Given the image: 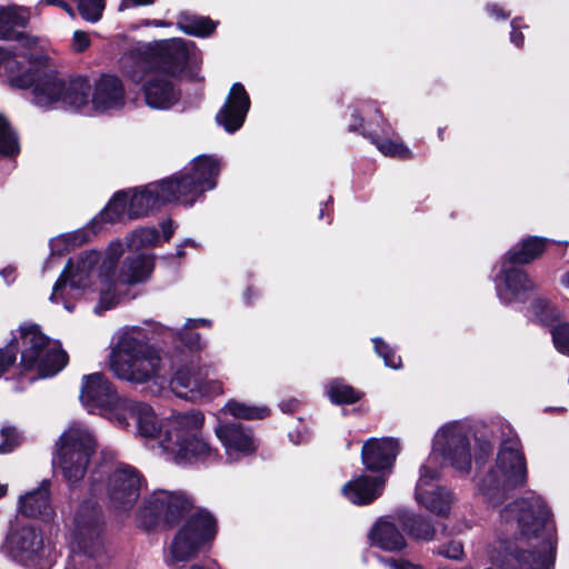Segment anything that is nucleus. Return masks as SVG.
Returning <instances> with one entry per match:
<instances>
[{
  "mask_svg": "<svg viewBox=\"0 0 569 569\" xmlns=\"http://www.w3.org/2000/svg\"><path fill=\"white\" fill-rule=\"evenodd\" d=\"M160 227H161L163 239L166 241H169L171 239V237L173 236V232H174V227H173L172 221L170 219L163 220L161 222Z\"/></svg>",
  "mask_w": 569,
  "mask_h": 569,
  "instance_id": "nucleus-53",
  "label": "nucleus"
},
{
  "mask_svg": "<svg viewBox=\"0 0 569 569\" xmlns=\"http://www.w3.org/2000/svg\"><path fill=\"white\" fill-rule=\"evenodd\" d=\"M249 109V96L244 87L237 82L231 87L224 104L216 116V120L227 132L233 133L243 124Z\"/></svg>",
  "mask_w": 569,
  "mask_h": 569,
  "instance_id": "nucleus-20",
  "label": "nucleus"
},
{
  "mask_svg": "<svg viewBox=\"0 0 569 569\" xmlns=\"http://www.w3.org/2000/svg\"><path fill=\"white\" fill-rule=\"evenodd\" d=\"M141 91L146 104L154 110H169L178 103L180 91L167 77L158 73L147 74Z\"/></svg>",
  "mask_w": 569,
  "mask_h": 569,
  "instance_id": "nucleus-21",
  "label": "nucleus"
},
{
  "mask_svg": "<svg viewBox=\"0 0 569 569\" xmlns=\"http://www.w3.org/2000/svg\"><path fill=\"white\" fill-rule=\"evenodd\" d=\"M189 508L188 499L176 492L156 490L147 497L137 513V522L149 530L160 523L176 522Z\"/></svg>",
  "mask_w": 569,
  "mask_h": 569,
  "instance_id": "nucleus-14",
  "label": "nucleus"
},
{
  "mask_svg": "<svg viewBox=\"0 0 569 569\" xmlns=\"http://www.w3.org/2000/svg\"><path fill=\"white\" fill-rule=\"evenodd\" d=\"M102 529L101 511L93 501H84L73 517V545L71 560L66 569H76L81 563L82 553L93 557L99 548V537Z\"/></svg>",
  "mask_w": 569,
  "mask_h": 569,
  "instance_id": "nucleus-12",
  "label": "nucleus"
},
{
  "mask_svg": "<svg viewBox=\"0 0 569 569\" xmlns=\"http://www.w3.org/2000/svg\"><path fill=\"white\" fill-rule=\"evenodd\" d=\"M399 452L398 442L392 438L370 439L361 450L362 463L373 472L390 470Z\"/></svg>",
  "mask_w": 569,
  "mask_h": 569,
  "instance_id": "nucleus-23",
  "label": "nucleus"
},
{
  "mask_svg": "<svg viewBox=\"0 0 569 569\" xmlns=\"http://www.w3.org/2000/svg\"><path fill=\"white\" fill-rule=\"evenodd\" d=\"M512 31L510 34L511 42L517 46L521 47L523 43V34L521 32H518L517 29L519 28L518 19H513L511 21Z\"/></svg>",
  "mask_w": 569,
  "mask_h": 569,
  "instance_id": "nucleus-51",
  "label": "nucleus"
},
{
  "mask_svg": "<svg viewBox=\"0 0 569 569\" xmlns=\"http://www.w3.org/2000/svg\"><path fill=\"white\" fill-rule=\"evenodd\" d=\"M399 520L408 535L413 539L425 541L433 539L435 528L428 519L406 512L399 518Z\"/></svg>",
  "mask_w": 569,
  "mask_h": 569,
  "instance_id": "nucleus-33",
  "label": "nucleus"
},
{
  "mask_svg": "<svg viewBox=\"0 0 569 569\" xmlns=\"http://www.w3.org/2000/svg\"><path fill=\"white\" fill-rule=\"evenodd\" d=\"M1 437L3 442L0 445V453L10 452L19 445L20 437L16 428L4 426L1 428Z\"/></svg>",
  "mask_w": 569,
  "mask_h": 569,
  "instance_id": "nucleus-45",
  "label": "nucleus"
},
{
  "mask_svg": "<svg viewBox=\"0 0 569 569\" xmlns=\"http://www.w3.org/2000/svg\"><path fill=\"white\" fill-rule=\"evenodd\" d=\"M372 143L378 148V150L387 156L399 159H409L412 157V153L408 147H406L402 142L393 141L390 139H379L373 138Z\"/></svg>",
  "mask_w": 569,
  "mask_h": 569,
  "instance_id": "nucleus-40",
  "label": "nucleus"
},
{
  "mask_svg": "<svg viewBox=\"0 0 569 569\" xmlns=\"http://www.w3.org/2000/svg\"><path fill=\"white\" fill-rule=\"evenodd\" d=\"M217 535L214 517L204 510L192 513L174 533L167 551L166 563L177 567L207 551Z\"/></svg>",
  "mask_w": 569,
  "mask_h": 569,
  "instance_id": "nucleus-9",
  "label": "nucleus"
},
{
  "mask_svg": "<svg viewBox=\"0 0 569 569\" xmlns=\"http://www.w3.org/2000/svg\"><path fill=\"white\" fill-rule=\"evenodd\" d=\"M72 46L78 52L86 50L90 46L89 36L83 31H76L73 34Z\"/></svg>",
  "mask_w": 569,
  "mask_h": 569,
  "instance_id": "nucleus-49",
  "label": "nucleus"
},
{
  "mask_svg": "<svg viewBox=\"0 0 569 569\" xmlns=\"http://www.w3.org/2000/svg\"><path fill=\"white\" fill-rule=\"evenodd\" d=\"M327 396L330 401L337 405H350L361 398V393L341 380H332L327 386Z\"/></svg>",
  "mask_w": 569,
  "mask_h": 569,
  "instance_id": "nucleus-35",
  "label": "nucleus"
},
{
  "mask_svg": "<svg viewBox=\"0 0 569 569\" xmlns=\"http://www.w3.org/2000/svg\"><path fill=\"white\" fill-rule=\"evenodd\" d=\"M194 338H196V341H191V342L189 343V346H190L191 348H193V347H194V348H198V347H199V346H198L199 336H198V335H196V336H194Z\"/></svg>",
  "mask_w": 569,
  "mask_h": 569,
  "instance_id": "nucleus-64",
  "label": "nucleus"
},
{
  "mask_svg": "<svg viewBox=\"0 0 569 569\" xmlns=\"http://www.w3.org/2000/svg\"><path fill=\"white\" fill-rule=\"evenodd\" d=\"M480 450L485 455H489L492 451V443L490 441H486L480 446Z\"/></svg>",
  "mask_w": 569,
  "mask_h": 569,
  "instance_id": "nucleus-60",
  "label": "nucleus"
},
{
  "mask_svg": "<svg viewBox=\"0 0 569 569\" xmlns=\"http://www.w3.org/2000/svg\"><path fill=\"white\" fill-rule=\"evenodd\" d=\"M214 433L222 443L230 461H239L252 455L257 449V441L252 431L241 423H219Z\"/></svg>",
  "mask_w": 569,
  "mask_h": 569,
  "instance_id": "nucleus-19",
  "label": "nucleus"
},
{
  "mask_svg": "<svg viewBox=\"0 0 569 569\" xmlns=\"http://www.w3.org/2000/svg\"><path fill=\"white\" fill-rule=\"evenodd\" d=\"M18 347L13 341L0 349V375L6 372V370L14 363Z\"/></svg>",
  "mask_w": 569,
  "mask_h": 569,
  "instance_id": "nucleus-47",
  "label": "nucleus"
},
{
  "mask_svg": "<svg viewBox=\"0 0 569 569\" xmlns=\"http://www.w3.org/2000/svg\"><path fill=\"white\" fill-rule=\"evenodd\" d=\"M388 566H390L392 569H423L422 567L418 566V565H415V563H411V562H408V561H403V560H400V561H387L386 562Z\"/></svg>",
  "mask_w": 569,
  "mask_h": 569,
  "instance_id": "nucleus-54",
  "label": "nucleus"
},
{
  "mask_svg": "<svg viewBox=\"0 0 569 569\" xmlns=\"http://www.w3.org/2000/svg\"><path fill=\"white\" fill-rule=\"evenodd\" d=\"M94 112L120 110L126 104V90L122 81L113 74H102L92 87Z\"/></svg>",
  "mask_w": 569,
  "mask_h": 569,
  "instance_id": "nucleus-22",
  "label": "nucleus"
},
{
  "mask_svg": "<svg viewBox=\"0 0 569 569\" xmlns=\"http://www.w3.org/2000/svg\"><path fill=\"white\" fill-rule=\"evenodd\" d=\"M94 451L93 435L84 425L77 422L61 435L53 465L69 482H77L83 478Z\"/></svg>",
  "mask_w": 569,
  "mask_h": 569,
  "instance_id": "nucleus-10",
  "label": "nucleus"
},
{
  "mask_svg": "<svg viewBox=\"0 0 569 569\" xmlns=\"http://www.w3.org/2000/svg\"><path fill=\"white\" fill-rule=\"evenodd\" d=\"M19 509L27 517H49L52 512L49 481L43 480L39 488L22 496L19 500Z\"/></svg>",
  "mask_w": 569,
  "mask_h": 569,
  "instance_id": "nucleus-29",
  "label": "nucleus"
},
{
  "mask_svg": "<svg viewBox=\"0 0 569 569\" xmlns=\"http://www.w3.org/2000/svg\"><path fill=\"white\" fill-rule=\"evenodd\" d=\"M143 485L140 472L128 465L118 466L108 477L106 490L110 507L118 512L129 511L137 502Z\"/></svg>",
  "mask_w": 569,
  "mask_h": 569,
  "instance_id": "nucleus-15",
  "label": "nucleus"
},
{
  "mask_svg": "<svg viewBox=\"0 0 569 569\" xmlns=\"http://www.w3.org/2000/svg\"><path fill=\"white\" fill-rule=\"evenodd\" d=\"M61 108L82 114H93L92 84L86 77H76L66 81Z\"/></svg>",
  "mask_w": 569,
  "mask_h": 569,
  "instance_id": "nucleus-25",
  "label": "nucleus"
},
{
  "mask_svg": "<svg viewBox=\"0 0 569 569\" xmlns=\"http://www.w3.org/2000/svg\"><path fill=\"white\" fill-rule=\"evenodd\" d=\"M372 545L386 550L398 551L406 547L405 537L395 523L388 520H379L369 533Z\"/></svg>",
  "mask_w": 569,
  "mask_h": 569,
  "instance_id": "nucleus-30",
  "label": "nucleus"
},
{
  "mask_svg": "<svg viewBox=\"0 0 569 569\" xmlns=\"http://www.w3.org/2000/svg\"><path fill=\"white\" fill-rule=\"evenodd\" d=\"M109 369L120 380L142 385L167 379V361L139 327L126 329L110 353Z\"/></svg>",
  "mask_w": 569,
  "mask_h": 569,
  "instance_id": "nucleus-5",
  "label": "nucleus"
},
{
  "mask_svg": "<svg viewBox=\"0 0 569 569\" xmlns=\"http://www.w3.org/2000/svg\"><path fill=\"white\" fill-rule=\"evenodd\" d=\"M527 482V462L516 435L500 443L496 463L476 480L478 495L491 506H498L506 496Z\"/></svg>",
  "mask_w": 569,
  "mask_h": 569,
  "instance_id": "nucleus-6",
  "label": "nucleus"
},
{
  "mask_svg": "<svg viewBox=\"0 0 569 569\" xmlns=\"http://www.w3.org/2000/svg\"><path fill=\"white\" fill-rule=\"evenodd\" d=\"M183 569H222L219 565H214L212 567H206L200 563H194L188 567H184Z\"/></svg>",
  "mask_w": 569,
  "mask_h": 569,
  "instance_id": "nucleus-58",
  "label": "nucleus"
},
{
  "mask_svg": "<svg viewBox=\"0 0 569 569\" xmlns=\"http://www.w3.org/2000/svg\"><path fill=\"white\" fill-rule=\"evenodd\" d=\"M66 79L48 64L47 58L32 62V74L22 76L14 80L17 87H32L33 102L41 108H58L61 106Z\"/></svg>",
  "mask_w": 569,
  "mask_h": 569,
  "instance_id": "nucleus-13",
  "label": "nucleus"
},
{
  "mask_svg": "<svg viewBox=\"0 0 569 569\" xmlns=\"http://www.w3.org/2000/svg\"><path fill=\"white\" fill-rule=\"evenodd\" d=\"M551 335L555 347L562 353H569V323L557 326Z\"/></svg>",
  "mask_w": 569,
  "mask_h": 569,
  "instance_id": "nucleus-44",
  "label": "nucleus"
},
{
  "mask_svg": "<svg viewBox=\"0 0 569 569\" xmlns=\"http://www.w3.org/2000/svg\"><path fill=\"white\" fill-rule=\"evenodd\" d=\"M153 270V256L138 254L128 258L120 270L118 281L126 284H136L146 281Z\"/></svg>",
  "mask_w": 569,
  "mask_h": 569,
  "instance_id": "nucleus-31",
  "label": "nucleus"
},
{
  "mask_svg": "<svg viewBox=\"0 0 569 569\" xmlns=\"http://www.w3.org/2000/svg\"><path fill=\"white\" fill-rule=\"evenodd\" d=\"M486 10L490 14V17L497 20H505L509 18V13L505 12L498 4H487Z\"/></svg>",
  "mask_w": 569,
  "mask_h": 569,
  "instance_id": "nucleus-50",
  "label": "nucleus"
},
{
  "mask_svg": "<svg viewBox=\"0 0 569 569\" xmlns=\"http://www.w3.org/2000/svg\"><path fill=\"white\" fill-rule=\"evenodd\" d=\"M82 405L99 412L118 427L136 419L140 436L152 440L151 448L179 465L213 462L219 458L204 435V415L200 410L172 412L158 421L153 409L118 396L111 382L99 372L84 376L80 392Z\"/></svg>",
  "mask_w": 569,
  "mask_h": 569,
  "instance_id": "nucleus-1",
  "label": "nucleus"
},
{
  "mask_svg": "<svg viewBox=\"0 0 569 569\" xmlns=\"http://www.w3.org/2000/svg\"><path fill=\"white\" fill-rule=\"evenodd\" d=\"M77 3L80 16L89 21L97 22L102 17L104 9L103 0H73Z\"/></svg>",
  "mask_w": 569,
  "mask_h": 569,
  "instance_id": "nucleus-41",
  "label": "nucleus"
},
{
  "mask_svg": "<svg viewBox=\"0 0 569 569\" xmlns=\"http://www.w3.org/2000/svg\"><path fill=\"white\" fill-rule=\"evenodd\" d=\"M547 241L545 238L529 237L512 247L502 260L513 266L529 263L542 254Z\"/></svg>",
  "mask_w": 569,
  "mask_h": 569,
  "instance_id": "nucleus-32",
  "label": "nucleus"
},
{
  "mask_svg": "<svg viewBox=\"0 0 569 569\" xmlns=\"http://www.w3.org/2000/svg\"><path fill=\"white\" fill-rule=\"evenodd\" d=\"M20 151L18 137L8 120L0 114V154L13 157Z\"/></svg>",
  "mask_w": 569,
  "mask_h": 569,
  "instance_id": "nucleus-38",
  "label": "nucleus"
},
{
  "mask_svg": "<svg viewBox=\"0 0 569 569\" xmlns=\"http://www.w3.org/2000/svg\"><path fill=\"white\" fill-rule=\"evenodd\" d=\"M439 476L440 471L438 469L420 467V476L416 487V500L429 511L438 516H447L455 498L448 489L432 486V482L438 480Z\"/></svg>",
  "mask_w": 569,
  "mask_h": 569,
  "instance_id": "nucleus-17",
  "label": "nucleus"
},
{
  "mask_svg": "<svg viewBox=\"0 0 569 569\" xmlns=\"http://www.w3.org/2000/svg\"><path fill=\"white\" fill-rule=\"evenodd\" d=\"M560 282H561V284H562L565 288L569 289V271L565 272V273L561 276V278H560Z\"/></svg>",
  "mask_w": 569,
  "mask_h": 569,
  "instance_id": "nucleus-61",
  "label": "nucleus"
},
{
  "mask_svg": "<svg viewBox=\"0 0 569 569\" xmlns=\"http://www.w3.org/2000/svg\"><path fill=\"white\" fill-rule=\"evenodd\" d=\"M9 552L20 559H31L44 553V545L39 532L30 526H11L6 539Z\"/></svg>",
  "mask_w": 569,
  "mask_h": 569,
  "instance_id": "nucleus-24",
  "label": "nucleus"
},
{
  "mask_svg": "<svg viewBox=\"0 0 569 569\" xmlns=\"http://www.w3.org/2000/svg\"><path fill=\"white\" fill-rule=\"evenodd\" d=\"M353 117H355V121L349 124V129L351 131L357 130L362 124V120L357 114H353Z\"/></svg>",
  "mask_w": 569,
  "mask_h": 569,
  "instance_id": "nucleus-59",
  "label": "nucleus"
},
{
  "mask_svg": "<svg viewBox=\"0 0 569 569\" xmlns=\"http://www.w3.org/2000/svg\"><path fill=\"white\" fill-rule=\"evenodd\" d=\"M146 24H152L154 27H162V26H168L169 23H166L161 20H153L151 22L147 21Z\"/></svg>",
  "mask_w": 569,
  "mask_h": 569,
  "instance_id": "nucleus-62",
  "label": "nucleus"
},
{
  "mask_svg": "<svg viewBox=\"0 0 569 569\" xmlns=\"http://www.w3.org/2000/svg\"><path fill=\"white\" fill-rule=\"evenodd\" d=\"M199 326H211V321L209 319L199 318V319H188L186 322V329H192Z\"/></svg>",
  "mask_w": 569,
  "mask_h": 569,
  "instance_id": "nucleus-55",
  "label": "nucleus"
},
{
  "mask_svg": "<svg viewBox=\"0 0 569 569\" xmlns=\"http://www.w3.org/2000/svg\"><path fill=\"white\" fill-rule=\"evenodd\" d=\"M375 350L381 357L387 367L399 369L401 367V358L380 338L373 339Z\"/></svg>",
  "mask_w": 569,
  "mask_h": 569,
  "instance_id": "nucleus-43",
  "label": "nucleus"
},
{
  "mask_svg": "<svg viewBox=\"0 0 569 569\" xmlns=\"http://www.w3.org/2000/svg\"><path fill=\"white\" fill-rule=\"evenodd\" d=\"M495 286L499 300L505 305L522 300L525 293L535 288L522 269L505 260L501 261L500 270L495 277Z\"/></svg>",
  "mask_w": 569,
  "mask_h": 569,
  "instance_id": "nucleus-18",
  "label": "nucleus"
},
{
  "mask_svg": "<svg viewBox=\"0 0 569 569\" xmlns=\"http://www.w3.org/2000/svg\"><path fill=\"white\" fill-rule=\"evenodd\" d=\"M153 2H154V0H122V2L120 3L119 9L120 10H124L130 4H132V6H148V4H152Z\"/></svg>",
  "mask_w": 569,
  "mask_h": 569,
  "instance_id": "nucleus-56",
  "label": "nucleus"
},
{
  "mask_svg": "<svg viewBox=\"0 0 569 569\" xmlns=\"http://www.w3.org/2000/svg\"><path fill=\"white\" fill-rule=\"evenodd\" d=\"M219 161L211 156H199L190 166L167 179L114 193L98 220L120 222L124 218L139 219L170 202L192 206L206 191L217 186Z\"/></svg>",
  "mask_w": 569,
  "mask_h": 569,
  "instance_id": "nucleus-2",
  "label": "nucleus"
},
{
  "mask_svg": "<svg viewBox=\"0 0 569 569\" xmlns=\"http://www.w3.org/2000/svg\"><path fill=\"white\" fill-rule=\"evenodd\" d=\"M21 339V366L33 373L28 377L29 382L54 376L67 365L68 356L59 342L50 340L37 326L23 328Z\"/></svg>",
  "mask_w": 569,
  "mask_h": 569,
  "instance_id": "nucleus-8",
  "label": "nucleus"
},
{
  "mask_svg": "<svg viewBox=\"0 0 569 569\" xmlns=\"http://www.w3.org/2000/svg\"><path fill=\"white\" fill-rule=\"evenodd\" d=\"M29 21V11L26 8L8 6L0 8V39H16L22 47L33 49L37 40L22 32L16 31L23 28Z\"/></svg>",
  "mask_w": 569,
  "mask_h": 569,
  "instance_id": "nucleus-26",
  "label": "nucleus"
},
{
  "mask_svg": "<svg viewBox=\"0 0 569 569\" xmlns=\"http://www.w3.org/2000/svg\"><path fill=\"white\" fill-rule=\"evenodd\" d=\"M178 28L187 34L207 37L213 32L217 23L207 17H198L181 13L178 19Z\"/></svg>",
  "mask_w": 569,
  "mask_h": 569,
  "instance_id": "nucleus-34",
  "label": "nucleus"
},
{
  "mask_svg": "<svg viewBox=\"0 0 569 569\" xmlns=\"http://www.w3.org/2000/svg\"><path fill=\"white\" fill-rule=\"evenodd\" d=\"M157 57L160 68L167 73L176 76L188 71L192 78L202 61L200 51L192 42L177 38L157 43Z\"/></svg>",
  "mask_w": 569,
  "mask_h": 569,
  "instance_id": "nucleus-16",
  "label": "nucleus"
},
{
  "mask_svg": "<svg viewBox=\"0 0 569 569\" xmlns=\"http://www.w3.org/2000/svg\"><path fill=\"white\" fill-rule=\"evenodd\" d=\"M472 426L467 420L443 423L435 432L431 452L422 466L440 471L445 461L455 470L468 475L472 467Z\"/></svg>",
  "mask_w": 569,
  "mask_h": 569,
  "instance_id": "nucleus-7",
  "label": "nucleus"
},
{
  "mask_svg": "<svg viewBox=\"0 0 569 569\" xmlns=\"http://www.w3.org/2000/svg\"><path fill=\"white\" fill-rule=\"evenodd\" d=\"M38 53L20 52L18 56H11L8 51L0 48V70L8 76L10 83L17 87L14 80L22 76L32 74V62L42 60Z\"/></svg>",
  "mask_w": 569,
  "mask_h": 569,
  "instance_id": "nucleus-28",
  "label": "nucleus"
},
{
  "mask_svg": "<svg viewBox=\"0 0 569 569\" xmlns=\"http://www.w3.org/2000/svg\"><path fill=\"white\" fill-rule=\"evenodd\" d=\"M14 268L7 267L0 271V274L4 278L7 283H10L14 279Z\"/></svg>",
  "mask_w": 569,
  "mask_h": 569,
  "instance_id": "nucleus-57",
  "label": "nucleus"
},
{
  "mask_svg": "<svg viewBox=\"0 0 569 569\" xmlns=\"http://www.w3.org/2000/svg\"><path fill=\"white\" fill-rule=\"evenodd\" d=\"M101 253L94 250L83 251L69 260L52 287L50 302L61 303L71 312L76 302L87 299L96 292V278L100 282V298L96 312L113 308L120 297L116 293V282L106 276L100 266Z\"/></svg>",
  "mask_w": 569,
  "mask_h": 569,
  "instance_id": "nucleus-4",
  "label": "nucleus"
},
{
  "mask_svg": "<svg viewBox=\"0 0 569 569\" xmlns=\"http://www.w3.org/2000/svg\"><path fill=\"white\" fill-rule=\"evenodd\" d=\"M170 388L174 395L190 401L212 399L223 392L222 381L212 369L193 362L183 363L174 371Z\"/></svg>",
  "mask_w": 569,
  "mask_h": 569,
  "instance_id": "nucleus-11",
  "label": "nucleus"
},
{
  "mask_svg": "<svg viewBox=\"0 0 569 569\" xmlns=\"http://www.w3.org/2000/svg\"><path fill=\"white\" fill-rule=\"evenodd\" d=\"M385 477H369L361 475L343 485L341 492L351 503L365 506L381 496L385 487Z\"/></svg>",
  "mask_w": 569,
  "mask_h": 569,
  "instance_id": "nucleus-27",
  "label": "nucleus"
},
{
  "mask_svg": "<svg viewBox=\"0 0 569 569\" xmlns=\"http://www.w3.org/2000/svg\"><path fill=\"white\" fill-rule=\"evenodd\" d=\"M438 553L453 560H459L463 556V547L460 542L452 541L438 549Z\"/></svg>",
  "mask_w": 569,
  "mask_h": 569,
  "instance_id": "nucleus-48",
  "label": "nucleus"
},
{
  "mask_svg": "<svg viewBox=\"0 0 569 569\" xmlns=\"http://www.w3.org/2000/svg\"><path fill=\"white\" fill-rule=\"evenodd\" d=\"M129 77H130V79H131L133 82H136V83H138V82H140V81L142 80V78H141V77H139V76L137 74V72L129 73Z\"/></svg>",
  "mask_w": 569,
  "mask_h": 569,
  "instance_id": "nucleus-63",
  "label": "nucleus"
},
{
  "mask_svg": "<svg viewBox=\"0 0 569 569\" xmlns=\"http://www.w3.org/2000/svg\"><path fill=\"white\" fill-rule=\"evenodd\" d=\"M70 237L60 236L50 241L51 254L47 259L43 271L56 269L61 264V258L70 250Z\"/></svg>",
  "mask_w": 569,
  "mask_h": 569,
  "instance_id": "nucleus-39",
  "label": "nucleus"
},
{
  "mask_svg": "<svg viewBox=\"0 0 569 569\" xmlns=\"http://www.w3.org/2000/svg\"><path fill=\"white\" fill-rule=\"evenodd\" d=\"M222 411L241 419H263L269 415L267 407H251L238 401H228Z\"/></svg>",
  "mask_w": 569,
  "mask_h": 569,
  "instance_id": "nucleus-37",
  "label": "nucleus"
},
{
  "mask_svg": "<svg viewBox=\"0 0 569 569\" xmlns=\"http://www.w3.org/2000/svg\"><path fill=\"white\" fill-rule=\"evenodd\" d=\"M160 239L159 231L153 227H143L133 230L127 237V248L131 251H139L157 244Z\"/></svg>",
  "mask_w": 569,
  "mask_h": 569,
  "instance_id": "nucleus-36",
  "label": "nucleus"
},
{
  "mask_svg": "<svg viewBox=\"0 0 569 569\" xmlns=\"http://www.w3.org/2000/svg\"><path fill=\"white\" fill-rule=\"evenodd\" d=\"M101 253L94 250L83 251L69 260L52 287L50 302L61 303L71 312L76 302L87 299L96 292V278L100 282V298L96 312L113 308L120 297L116 293V282L106 276L100 266Z\"/></svg>",
  "mask_w": 569,
  "mask_h": 569,
  "instance_id": "nucleus-3",
  "label": "nucleus"
},
{
  "mask_svg": "<svg viewBox=\"0 0 569 569\" xmlns=\"http://www.w3.org/2000/svg\"><path fill=\"white\" fill-rule=\"evenodd\" d=\"M532 313L542 322L555 316V310L548 300L538 298L531 303Z\"/></svg>",
  "mask_w": 569,
  "mask_h": 569,
  "instance_id": "nucleus-46",
  "label": "nucleus"
},
{
  "mask_svg": "<svg viewBox=\"0 0 569 569\" xmlns=\"http://www.w3.org/2000/svg\"><path fill=\"white\" fill-rule=\"evenodd\" d=\"M124 246L120 240L112 241L103 257L101 256L100 266L104 270L106 276H110V272L114 269L118 259L122 256Z\"/></svg>",
  "mask_w": 569,
  "mask_h": 569,
  "instance_id": "nucleus-42",
  "label": "nucleus"
},
{
  "mask_svg": "<svg viewBox=\"0 0 569 569\" xmlns=\"http://www.w3.org/2000/svg\"><path fill=\"white\" fill-rule=\"evenodd\" d=\"M40 4L61 7L64 11H67L69 13L70 17H74V11L63 0H41Z\"/></svg>",
  "mask_w": 569,
  "mask_h": 569,
  "instance_id": "nucleus-52",
  "label": "nucleus"
}]
</instances>
